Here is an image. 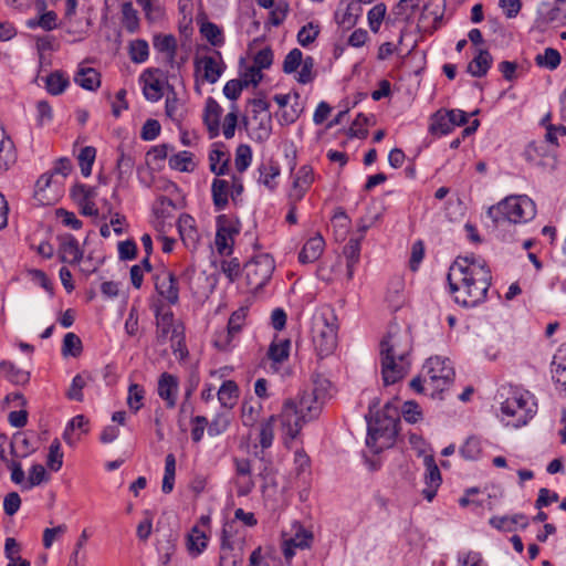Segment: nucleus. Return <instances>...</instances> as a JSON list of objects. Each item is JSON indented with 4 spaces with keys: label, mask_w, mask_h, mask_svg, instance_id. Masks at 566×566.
Masks as SVG:
<instances>
[{
    "label": "nucleus",
    "mask_w": 566,
    "mask_h": 566,
    "mask_svg": "<svg viewBox=\"0 0 566 566\" xmlns=\"http://www.w3.org/2000/svg\"><path fill=\"white\" fill-rule=\"evenodd\" d=\"M412 338L408 329L390 326L379 344V360L385 386L394 385L409 373Z\"/></svg>",
    "instance_id": "nucleus-1"
},
{
    "label": "nucleus",
    "mask_w": 566,
    "mask_h": 566,
    "mask_svg": "<svg viewBox=\"0 0 566 566\" xmlns=\"http://www.w3.org/2000/svg\"><path fill=\"white\" fill-rule=\"evenodd\" d=\"M502 419L515 428L525 426L537 412L533 394L517 386L504 385L497 391Z\"/></svg>",
    "instance_id": "nucleus-2"
},
{
    "label": "nucleus",
    "mask_w": 566,
    "mask_h": 566,
    "mask_svg": "<svg viewBox=\"0 0 566 566\" xmlns=\"http://www.w3.org/2000/svg\"><path fill=\"white\" fill-rule=\"evenodd\" d=\"M337 318L328 307L314 312L311 318V337L318 358L331 356L337 346Z\"/></svg>",
    "instance_id": "nucleus-3"
},
{
    "label": "nucleus",
    "mask_w": 566,
    "mask_h": 566,
    "mask_svg": "<svg viewBox=\"0 0 566 566\" xmlns=\"http://www.w3.org/2000/svg\"><path fill=\"white\" fill-rule=\"evenodd\" d=\"M488 217L493 228L504 223H522L532 220L536 214L535 203L527 196H510L488 209Z\"/></svg>",
    "instance_id": "nucleus-4"
},
{
    "label": "nucleus",
    "mask_w": 566,
    "mask_h": 566,
    "mask_svg": "<svg viewBox=\"0 0 566 566\" xmlns=\"http://www.w3.org/2000/svg\"><path fill=\"white\" fill-rule=\"evenodd\" d=\"M422 373L424 382L430 388V396L438 399H442V394L450 388L455 376L451 360L442 356L429 357Z\"/></svg>",
    "instance_id": "nucleus-5"
},
{
    "label": "nucleus",
    "mask_w": 566,
    "mask_h": 566,
    "mask_svg": "<svg viewBox=\"0 0 566 566\" xmlns=\"http://www.w3.org/2000/svg\"><path fill=\"white\" fill-rule=\"evenodd\" d=\"M448 283H491L492 274L484 261L469 260L468 258L457 259L447 274Z\"/></svg>",
    "instance_id": "nucleus-6"
},
{
    "label": "nucleus",
    "mask_w": 566,
    "mask_h": 566,
    "mask_svg": "<svg viewBox=\"0 0 566 566\" xmlns=\"http://www.w3.org/2000/svg\"><path fill=\"white\" fill-rule=\"evenodd\" d=\"M153 310L156 317V333L159 342H166L168 338L172 342L175 352L181 350L182 344V329L179 325H175L174 313L171 307L165 305L161 300L153 302ZM187 353V350H185Z\"/></svg>",
    "instance_id": "nucleus-7"
},
{
    "label": "nucleus",
    "mask_w": 566,
    "mask_h": 566,
    "mask_svg": "<svg viewBox=\"0 0 566 566\" xmlns=\"http://www.w3.org/2000/svg\"><path fill=\"white\" fill-rule=\"evenodd\" d=\"M281 422L282 432L287 443V440H294L301 432L303 426L308 422L305 417L296 407V402L293 399L284 401L281 413L276 416Z\"/></svg>",
    "instance_id": "nucleus-8"
},
{
    "label": "nucleus",
    "mask_w": 566,
    "mask_h": 566,
    "mask_svg": "<svg viewBox=\"0 0 566 566\" xmlns=\"http://www.w3.org/2000/svg\"><path fill=\"white\" fill-rule=\"evenodd\" d=\"M274 269V260L264 254L247 262L243 266V275L247 283H268Z\"/></svg>",
    "instance_id": "nucleus-9"
},
{
    "label": "nucleus",
    "mask_w": 566,
    "mask_h": 566,
    "mask_svg": "<svg viewBox=\"0 0 566 566\" xmlns=\"http://www.w3.org/2000/svg\"><path fill=\"white\" fill-rule=\"evenodd\" d=\"M449 294L454 302L463 307H474L483 302L489 285H448Z\"/></svg>",
    "instance_id": "nucleus-10"
},
{
    "label": "nucleus",
    "mask_w": 566,
    "mask_h": 566,
    "mask_svg": "<svg viewBox=\"0 0 566 566\" xmlns=\"http://www.w3.org/2000/svg\"><path fill=\"white\" fill-rule=\"evenodd\" d=\"M424 474L422 489V495L428 502H432L437 495V492L442 483L441 472L436 463L432 455H426L423 459Z\"/></svg>",
    "instance_id": "nucleus-11"
},
{
    "label": "nucleus",
    "mask_w": 566,
    "mask_h": 566,
    "mask_svg": "<svg viewBox=\"0 0 566 566\" xmlns=\"http://www.w3.org/2000/svg\"><path fill=\"white\" fill-rule=\"evenodd\" d=\"M157 394L164 400L167 409H174L179 394L178 377L166 371L163 373L158 378Z\"/></svg>",
    "instance_id": "nucleus-12"
},
{
    "label": "nucleus",
    "mask_w": 566,
    "mask_h": 566,
    "mask_svg": "<svg viewBox=\"0 0 566 566\" xmlns=\"http://www.w3.org/2000/svg\"><path fill=\"white\" fill-rule=\"evenodd\" d=\"M293 400L296 402L298 412H301L303 417H305V420L308 421L318 418L324 406L323 401H321L315 394L307 388L300 391L296 399Z\"/></svg>",
    "instance_id": "nucleus-13"
},
{
    "label": "nucleus",
    "mask_w": 566,
    "mask_h": 566,
    "mask_svg": "<svg viewBox=\"0 0 566 566\" xmlns=\"http://www.w3.org/2000/svg\"><path fill=\"white\" fill-rule=\"evenodd\" d=\"M312 542H313L312 532L300 526L293 536L285 538L283 541L282 551H283L285 560L287 563H290L291 559L295 556L296 548H300V549L310 548Z\"/></svg>",
    "instance_id": "nucleus-14"
},
{
    "label": "nucleus",
    "mask_w": 566,
    "mask_h": 566,
    "mask_svg": "<svg viewBox=\"0 0 566 566\" xmlns=\"http://www.w3.org/2000/svg\"><path fill=\"white\" fill-rule=\"evenodd\" d=\"M314 180V174L311 166H302L293 181L292 189L289 195V200L298 202L303 199L306 191L310 189Z\"/></svg>",
    "instance_id": "nucleus-15"
},
{
    "label": "nucleus",
    "mask_w": 566,
    "mask_h": 566,
    "mask_svg": "<svg viewBox=\"0 0 566 566\" xmlns=\"http://www.w3.org/2000/svg\"><path fill=\"white\" fill-rule=\"evenodd\" d=\"M59 240V256L62 262L75 264L81 259L83 252L80 249L78 241L72 234H63Z\"/></svg>",
    "instance_id": "nucleus-16"
},
{
    "label": "nucleus",
    "mask_w": 566,
    "mask_h": 566,
    "mask_svg": "<svg viewBox=\"0 0 566 566\" xmlns=\"http://www.w3.org/2000/svg\"><path fill=\"white\" fill-rule=\"evenodd\" d=\"M156 73H159V70H151L147 69L144 71V73L140 75V81L144 82L143 92L146 97V99L150 102H157L159 101L163 95V82L155 76Z\"/></svg>",
    "instance_id": "nucleus-17"
},
{
    "label": "nucleus",
    "mask_w": 566,
    "mask_h": 566,
    "mask_svg": "<svg viewBox=\"0 0 566 566\" xmlns=\"http://www.w3.org/2000/svg\"><path fill=\"white\" fill-rule=\"evenodd\" d=\"M195 66L197 71L203 70V80L211 84L220 78L226 69L223 62L218 63L213 56L208 55L196 59Z\"/></svg>",
    "instance_id": "nucleus-18"
},
{
    "label": "nucleus",
    "mask_w": 566,
    "mask_h": 566,
    "mask_svg": "<svg viewBox=\"0 0 566 566\" xmlns=\"http://www.w3.org/2000/svg\"><path fill=\"white\" fill-rule=\"evenodd\" d=\"M222 113L221 106L212 97H208L203 111V123L207 126L211 138L219 135L220 116Z\"/></svg>",
    "instance_id": "nucleus-19"
},
{
    "label": "nucleus",
    "mask_w": 566,
    "mask_h": 566,
    "mask_svg": "<svg viewBox=\"0 0 566 566\" xmlns=\"http://www.w3.org/2000/svg\"><path fill=\"white\" fill-rule=\"evenodd\" d=\"M493 57L486 49H478L472 61L468 64L467 71L473 77H483L492 66Z\"/></svg>",
    "instance_id": "nucleus-20"
},
{
    "label": "nucleus",
    "mask_w": 566,
    "mask_h": 566,
    "mask_svg": "<svg viewBox=\"0 0 566 566\" xmlns=\"http://www.w3.org/2000/svg\"><path fill=\"white\" fill-rule=\"evenodd\" d=\"M552 378L556 388L566 395V349L559 348L553 357Z\"/></svg>",
    "instance_id": "nucleus-21"
},
{
    "label": "nucleus",
    "mask_w": 566,
    "mask_h": 566,
    "mask_svg": "<svg viewBox=\"0 0 566 566\" xmlns=\"http://www.w3.org/2000/svg\"><path fill=\"white\" fill-rule=\"evenodd\" d=\"M325 241L321 234L308 239L298 253V261L303 264L316 261L323 253Z\"/></svg>",
    "instance_id": "nucleus-22"
},
{
    "label": "nucleus",
    "mask_w": 566,
    "mask_h": 566,
    "mask_svg": "<svg viewBox=\"0 0 566 566\" xmlns=\"http://www.w3.org/2000/svg\"><path fill=\"white\" fill-rule=\"evenodd\" d=\"M208 536L199 527L193 526L186 537V547L191 557H198L201 555L208 546Z\"/></svg>",
    "instance_id": "nucleus-23"
},
{
    "label": "nucleus",
    "mask_w": 566,
    "mask_h": 566,
    "mask_svg": "<svg viewBox=\"0 0 566 566\" xmlns=\"http://www.w3.org/2000/svg\"><path fill=\"white\" fill-rule=\"evenodd\" d=\"M239 396L240 389L234 380H224L217 392L221 407L226 409H232L237 405Z\"/></svg>",
    "instance_id": "nucleus-24"
},
{
    "label": "nucleus",
    "mask_w": 566,
    "mask_h": 566,
    "mask_svg": "<svg viewBox=\"0 0 566 566\" xmlns=\"http://www.w3.org/2000/svg\"><path fill=\"white\" fill-rule=\"evenodd\" d=\"M74 82L84 90L96 91L101 85V74L93 67H81L74 76Z\"/></svg>",
    "instance_id": "nucleus-25"
},
{
    "label": "nucleus",
    "mask_w": 566,
    "mask_h": 566,
    "mask_svg": "<svg viewBox=\"0 0 566 566\" xmlns=\"http://www.w3.org/2000/svg\"><path fill=\"white\" fill-rule=\"evenodd\" d=\"M453 130L448 111H438L430 118L429 132L436 136L448 135Z\"/></svg>",
    "instance_id": "nucleus-26"
},
{
    "label": "nucleus",
    "mask_w": 566,
    "mask_h": 566,
    "mask_svg": "<svg viewBox=\"0 0 566 566\" xmlns=\"http://www.w3.org/2000/svg\"><path fill=\"white\" fill-rule=\"evenodd\" d=\"M239 342L240 337H238L227 327L216 331L212 338L213 346L222 352L232 350L239 344Z\"/></svg>",
    "instance_id": "nucleus-27"
},
{
    "label": "nucleus",
    "mask_w": 566,
    "mask_h": 566,
    "mask_svg": "<svg viewBox=\"0 0 566 566\" xmlns=\"http://www.w3.org/2000/svg\"><path fill=\"white\" fill-rule=\"evenodd\" d=\"M276 421V416L272 415L260 422L258 438L263 450L271 448L273 444Z\"/></svg>",
    "instance_id": "nucleus-28"
},
{
    "label": "nucleus",
    "mask_w": 566,
    "mask_h": 566,
    "mask_svg": "<svg viewBox=\"0 0 566 566\" xmlns=\"http://www.w3.org/2000/svg\"><path fill=\"white\" fill-rule=\"evenodd\" d=\"M53 172H45L40 176L35 182L34 198L40 205H51L54 200L53 196L48 193L51 187Z\"/></svg>",
    "instance_id": "nucleus-29"
},
{
    "label": "nucleus",
    "mask_w": 566,
    "mask_h": 566,
    "mask_svg": "<svg viewBox=\"0 0 566 566\" xmlns=\"http://www.w3.org/2000/svg\"><path fill=\"white\" fill-rule=\"evenodd\" d=\"M91 534L87 532L86 528L82 531L80 534L75 545L74 549L69 558L67 566H85L87 562L86 553L83 552V548L88 541Z\"/></svg>",
    "instance_id": "nucleus-30"
},
{
    "label": "nucleus",
    "mask_w": 566,
    "mask_h": 566,
    "mask_svg": "<svg viewBox=\"0 0 566 566\" xmlns=\"http://www.w3.org/2000/svg\"><path fill=\"white\" fill-rule=\"evenodd\" d=\"M360 11V7L356 2L352 1L348 3L345 12L342 14H339L338 11L335 12V20L339 27L345 30H349L356 25Z\"/></svg>",
    "instance_id": "nucleus-31"
},
{
    "label": "nucleus",
    "mask_w": 566,
    "mask_h": 566,
    "mask_svg": "<svg viewBox=\"0 0 566 566\" xmlns=\"http://www.w3.org/2000/svg\"><path fill=\"white\" fill-rule=\"evenodd\" d=\"M45 88L51 95L62 94L70 84L69 77L61 71H54L45 80Z\"/></svg>",
    "instance_id": "nucleus-32"
},
{
    "label": "nucleus",
    "mask_w": 566,
    "mask_h": 566,
    "mask_svg": "<svg viewBox=\"0 0 566 566\" xmlns=\"http://www.w3.org/2000/svg\"><path fill=\"white\" fill-rule=\"evenodd\" d=\"M212 200L218 211L228 205L229 184L223 179H214L211 185Z\"/></svg>",
    "instance_id": "nucleus-33"
},
{
    "label": "nucleus",
    "mask_w": 566,
    "mask_h": 566,
    "mask_svg": "<svg viewBox=\"0 0 566 566\" xmlns=\"http://www.w3.org/2000/svg\"><path fill=\"white\" fill-rule=\"evenodd\" d=\"M14 158L13 143L6 137L4 130L0 129V172L8 170Z\"/></svg>",
    "instance_id": "nucleus-34"
},
{
    "label": "nucleus",
    "mask_w": 566,
    "mask_h": 566,
    "mask_svg": "<svg viewBox=\"0 0 566 566\" xmlns=\"http://www.w3.org/2000/svg\"><path fill=\"white\" fill-rule=\"evenodd\" d=\"M390 411V407L389 405H387L385 407V413H386V424H379V427H375V426H371L370 423L368 424V432H367V437H366V444L369 447V448H374L375 446V442L377 441V439L379 437L382 436V432L388 430L390 427L392 429H395L396 427V419L395 417L392 416H387V413H389Z\"/></svg>",
    "instance_id": "nucleus-35"
},
{
    "label": "nucleus",
    "mask_w": 566,
    "mask_h": 566,
    "mask_svg": "<svg viewBox=\"0 0 566 566\" xmlns=\"http://www.w3.org/2000/svg\"><path fill=\"white\" fill-rule=\"evenodd\" d=\"M192 157L193 155L190 151H179L178 154H175L169 158V167L174 170H178L181 172L193 171L196 165L193 163Z\"/></svg>",
    "instance_id": "nucleus-36"
},
{
    "label": "nucleus",
    "mask_w": 566,
    "mask_h": 566,
    "mask_svg": "<svg viewBox=\"0 0 566 566\" xmlns=\"http://www.w3.org/2000/svg\"><path fill=\"white\" fill-rule=\"evenodd\" d=\"M119 157L116 161L117 179L122 182L126 177L130 176L135 166L134 156L126 154L122 146L117 148Z\"/></svg>",
    "instance_id": "nucleus-37"
},
{
    "label": "nucleus",
    "mask_w": 566,
    "mask_h": 566,
    "mask_svg": "<svg viewBox=\"0 0 566 566\" xmlns=\"http://www.w3.org/2000/svg\"><path fill=\"white\" fill-rule=\"evenodd\" d=\"M460 454L464 460L476 461L482 455V442L475 436L469 437L460 448Z\"/></svg>",
    "instance_id": "nucleus-38"
},
{
    "label": "nucleus",
    "mask_w": 566,
    "mask_h": 566,
    "mask_svg": "<svg viewBox=\"0 0 566 566\" xmlns=\"http://www.w3.org/2000/svg\"><path fill=\"white\" fill-rule=\"evenodd\" d=\"M457 566H489L483 555L478 551L461 549L455 556Z\"/></svg>",
    "instance_id": "nucleus-39"
},
{
    "label": "nucleus",
    "mask_w": 566,
    "mask_h": 566,
    "mask_svg": "<svg viewBox=\"0 0 566 566\" xmlns=\"http://www.w3.org/2000/svg\"><path fill=\"white\" fill-rule=\"evenodd\" d=\"M325 403L332 396V382L322 375H315L312 380V387L307 388Z\"/></svg>",
    "instance_id": "nucleus-40"
},
{
    "label": "nucleus",
    "mask_w": 566,
    "mask_h": 566,
    "mask_svg": "<svg viewBox=\"0 0 566 566\" xmlns=\"http://www.w3.org/2000/svg\"><path fill=\"white\" fill-rule=\"evenodd\" d=\"M11 454L15 458H27L34 448L30 444L29 439L23 433H15L10 442Z\"/></svg>",
    "instance_id": "nucleus-41"
},
{
    "label": "nucleus",
    "mask_w": 566,
    "mask_h": 566,
    "mask_svg": "<svg viewBox=\"0 0 566 566\" xmlns=\"http://www.w3.org/2000/svg\"><path fill=\"white\" fill-rule=\"evenodd\" d=\"M154 46L157 51L167 53L170 62L174 61L177 52V41L172 34L156 35Z\"/></svg>",
    "instance_id": "nucleus-42"
},
{
    "label": "nucleus",
    "mask_w": 566,
    "mask_h": 566,
    "mask_svg": "<svg viewBox=\"0 0 566 566\" xmlns=\"http://www.w3.org/2000/svg\"><path fill=\"white\" fill-rule=\"evenodd\" d=\"M200 33L213 46H221L224 43V38L221 28L216 23L206 21L200 27Z\"/></svg>",
    "instance_id": "nucleus-43"
},
{
    "label": "nucleus",
    "mask_w": 566,
    "mask_h": 566,
    "mask_svg": "<svg viewBox=\"0 0 566 566\" xmlns=\"http://www.w3.org/2000/svg\"><path fill=\"white\" fill-rule=\"evenodd\" d=\"M229 157L223 150L212 149L209 154L210 170L217 176H223L228 168Z\"/></svg>",
    "instance_id": "nucleus-44"
},
{
    "label": "nucleus",
    "mask_w": 566,
    "mask_h": 566,
    "mask_svg": "<svg viewBox=\"0 0 566 566\" xmlns=\"http://www.w3.org/2000/svg\"><path fill=\"white\" fill-rule=\"evenodd\" d=\"M419 6L420 0H399L392 12L398 19L409 22Z\"/></svg>",
    "instance_id": "nucleus-45"
},
{
    "label": "nucleus",
    "mask_w": 566,
    "mask_h": 566,
    "mask_svg": "<svg viewBox=\"0 0 566 566\" xmlns=\"http://www.w3.org/2000/svg\"><path fill=\"white\" fill-rule=\"evenodd\" d=\"M261 405L253 406L249 401H243L241 406V422L247 428L254 427L260 418Z\"/></svg>",
    "instance_id": "nucleus-46"
},
{
    "label": "nucleus",
    "mask_w": 566,
    "mask_h": 566,
    "mask_svg": "<svg viewBox=\"0 0 566 566\" xmlns=\"http://www.w3.org/2000/svg\"><path fill=\"white\" fill-rule=\"evenodd\" d=\"M560 53L553 48H546L543 54H537L535 62L538 66H545L549 70H555L560 64Z\"/></svg>",
    "instance_id": "nucleus-47"
},
{
    "label": "nucleus",
    "mask_w": 566,
    "mask_h": 566,
    "mask_svg": "<svg viewBox=\"0 0 566 566\" xmlns=\"http://www.w3.org/2000/svg\"><path fill=\"white\" fill-rule=\"evenodd\" d=\"M95 157L96 149L93 146H86L81 149L77 159L81 172L84 177L91 176Z\"/></svg>",
    "instance_id": "nucleus-48"
},
{
    "label": "nucleus",
    "mask_w": 566,
    "mask_h": 566,
    "mask_svg": "<svg viewBox=\"0 0 566 566\" xmlns=\"http://www.w3.org/2000/svg\"><path fill=\"white\" fill-rule=\"evenodd\" d=\"M82 340L74 333H66L63 338L62 354L64 356L78 357L82 353Z\"/></svg>",
    "instance_id": "nucleus-49"
},
{
    "label": "nucleus",
    "mask_w": 566,
    "mask_h": 566,
    "mask_svg": "<svg viewBox=\"0 0 566 566\" xmlns=\"http://www.w3.org/2000/svg\"><path fill=\"white\" fill-rule=\"evenodd\" d=\"M248 312V306H241L237 311H234L229 317L227 328H229L238 337H240L243 326L245 325Z\"/></svg>",
    "instance_id": "nucleus-50"
},
{
    "label": "nucleus",
    "mask_w": 566,
    "mask_h": 566,
    "mask_svg": "<svg viewBox=\"0 0 566 566\" xmlns=\"http://www.w3.org/2000/svg\"><path fill=\"white\" fill-rule=\"evenodd\" d=\"M145 389L138 384H130L128 387L127 405L133 412H137L143 407Z\"/></svg>",
    "instance_id": "nucleus-51"
},
{
    "label": "nucleus",
    "mask_w": 566,
    "mask_h": 566,
    "mask_svg": "<svg viewBox=\"0 0 566 566\" xmlns=\"http://www.w3.org/2000/svg\"><path fill=\"white\" fill-rule=\"evenodd\" d=\"M149 48L145 40L138 39L129 43V56L134 63H143L148 59Z\"/></svg>",
    "instance_id": "nucleus-52"
},
{
    "label": "nucleus",
    "mask_w": 566,
    "mask_h": 566,
    "mask_svg": "<svg viewBox=\"0 0 566 566\" xmlns=\"http://www.w3.org/2000/svg\"><path fill=\"white\" fill-rule=\"evenodd\" d=\"M260 181L265 185L269 189L273 190L275 184L273 180L280 175V168L274 163L262 164L259 168Z\"/></svg>",
    "instance_id": "nucleus-53"
},
{
    "label": "nucleus",
    "mask_w": 566,
    "mask_h": 566,
    "mask_svg": "<svg viewBox=\"0 0 566 566\" xmlns=\"http://www.w3.org/2000/svg\"><path fill=\"white\" fill-rule=\"evenodd\" d=\"M319 34V27L318 24H314L313 22H308L307 24L303 25L300 31L297 32V42L306 48L310 44H312Z\"/></svg>",
    "instance_id": "nucleus-54"
},
{
    "label": "nucleus",
    "mask_w": 566,
    "mask_h": 566,
    "mask_svg": "<svg viewBox=\"0 0 566 566\" xmlns=\"http://www.w3.org/2000/svg\"><path fill=\"white\" fill-rule=\"evenodd\" d=\"M290 342L287 339L279 343H272L268 350V356L274 363H282L289 358Z\"/></svg>",
    "instance_id": "nucleus-55"
},
{
    "label": "nucleus",
    "mask_w": 566,
    "mask_h": 566,
    "mask_svg": "<svg viewBox=\"0 0 566 566\" xmlns=\"http://www.w3.org/2000/svg\"><path fill=\"white\" fill-rule=\"evenodd\" d=\"M46 464L54 472H57L63 465V452L57 439L50 444Z\"/></svg>",
    "instance_id": "nucleus-56"
},
{
    "label": "nucleus",
    "mask_w": 566,
    "mask_h": 566,
    "mask_svg": "<svg viewBox=\"0 0 566 566\" xmlns=\"http://www.w3.org/2000/svg\"><path fill=\"white\" fill-rule=\"evenodd\" d=\"M258 120V127L254 129V140L259 143L265 142L272 132V118L271 114H265L262 116H259Z\"/></svg>",
    "instance_id": "nucleus-57"
},
{
    "label": "nucleus",
    "mask_w": 566,
    "mask_h": 566,
    "mask_svg": "<svg viewBox=\"0 0 566 566\" xmlns=\"http://www.w3.org/2000/svg\"><path fill=\"white\" fill-rule=\"evenodd\" d=\"M122 13H123V24L125 29L134 33L139 23V19L137 15V11L134 9L133 4L130 2H125L122 6Z\"/></svg>",
    "instance_id": "nucleus-58"
},
{
    "label": "nucleus",
    "mask_w": 566,
    "mask_h": 566,
    "mask_svg": "<svg viewBox=\"0 0 566 566\" xmlns=\"http://www.w3.org/2000/svg\"><path fill=\"white\" fill-rule=\"evenodd\" d=\"M552 113H547L542 119L541 125L546 128L545 139L546 142L557 145V138L555 132H558L560 136L566 135V127L564 125H553Z\"/></svg>",
    "instance_id": "nucleus-59"
},
{
    "label": "nucleus",
    "mask_w": 566,
    "mask_h": 566,
    "mask_svg": "<svg viewBox=\"0 0 566 566\" xmlns=\"http://www.w3.org/2000/svg\"><path fill=\"white\" fill-rule=\"evenodd\" d=\"M158 297L155 301L161 300L165 305L169 307L176 304L179 297L178 285H155Z\"/></svg>",
    "instance_id": "nucleus-60"
},
{
    "label": "nucleus",
    "mask_w": 566,
    "mask_h": 566,
    "mask_svg": "<svg viewBox=\"0 0 566 566\" xmlns=\"http://www.w3.org/2000/svg\"><path fill=\"white\" fill-rule=\"evenodd\" d=\"M176 208L174 200L166 196H160L154 205V213L159 219L170 218L171 211Z\"/></svg>",
    "instance_id": "nucleus-61"
},
{
    "label": "nucleus",
    "mask_w": 566,
    "mask_h": 566,
    "mask_svg": "<svg viewBox=\"0 0 566 566\" xmlns=\"http://www.w3.org/2000/svg\"><path fill=\"white\" fill-rule=\"evenodd\" d=\"M303 62V53L300 49H292L283 61V72L285 74L294 73Z\"/></svg>",
    "instance_id": "nucleus-62"
},
{
    "label": "nucleus",
    "mask_w": 566,
    "mask_h": 566,
    "mask_svg": "<svg viewBox=\"0 0 566 566\" xmlns=\"http://www.w3.org/2000/svg\"><path fill=\"white\" fill-rule=\"evenodd\" d=\"M386 4L378 3L368 11V24L371 31L377 32L386 15Z\"/></svg>",
    "instance_id": "nucleus-63"
},
{
    "label": "nucleus",
    "mask_w": 566,
    "mask_h": 566,
    "mask_svg": "<svg viewBox=\"0 0 566 566\" xmlns=\"http://www.w3.org/2000/svg\"><path fill=\"white\" fill-rule=\"evenodd\" d=\"M252 160V150L249 145H240L235 151V168L243 172L250 166Z\"/></svg>",
    "instance_id": "nucleus-64"
}]
</instances>
